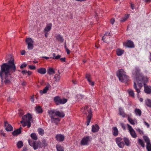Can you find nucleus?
<instances>
[{
	"mask_svg": "<svg viewBox=\"0 0 151 151\" xmlns=\"http://www.w3.org/2000/svg\"><path fill=\"white\" fill-rule=\"evenodd\" d=\"M13 58L9 60L8 63H3L1 66L0 76L2 83L9 84L11 83V73H14L16 70V67L14 63Z\"/></svg>",
	"mask_w": 151,
	"mask_h": 151,
	"instance_id": "obj_1",
	"label": "nucleus"
},
{
	"mask_svg": "<svg viewBox=\"0 0 151 151\" xmlns=\"http://www.w3.org/2000/svg\"><path fill=\"white\" fill-rule=\"evenodd\" d=\"M140 70L138 67H135L132 71V76L135 78L133 87L137 93V96L140 93V89L142 87L141 82H146L148 81V78L140 73Z\"/></svg>",
	"mask_w": 151,
	"mask_h": 151,
	"instance_id": "obj_2",
	"label": "nucleus"
},
{
	"mask_svg": "<svg viewBox=\"0 0 151 151\" xmlns=\"http://www.w3.org/2000/svg\"><path fill=\"white\" fill-rule=\"evenodd\" d=\"M49 116L51 118L50 120L52 122L57 124L60 121V119L57 116L63 117L65 114L63 112H60L59 111L54 109L48 110L47 111Z\"/></svg>",
	"mask_w": 151,
	"mask_h": 151,
	"instance_id": "obj_3",
	"label": "nucleus"
},
{
	"mask_svg": "<svg viewBox=\"0 0 151 151\" xmlns=\"http://www.w3.org/2000/svg\"><path fill=\"white\" fill-rule=\"evenodd\" d=\"M116 75L119 80L122 82L126 83L129 79V77L126 74V73L122 69H119L116 73Z\"/></svg>",
	"mask_w": 151,
	"mask_h": 151,
	"instance_id": "obj_4",
	"label": "nucleus"
},
{
	"mask_svg": "<svg viewBox=\"0 0 151 151\" xmlns=\"http://www.w3.org/2000/svg\"><path fill=\"white\" fill-rule=\"evenodd\" d=\"M68 100L67 99L63 98L61 99L59 96H57L55 97L54 99V101L57 105H59L60 104H64Z\"/></svg>",
	"mask_w": 151,
	"mask_h": 151,
	"instance_id": "obj_5",
	"label": "nucleus"
},
{
	"mask_svg": "<svg viewBox=\"0 0 151 151\" xmlns=\"http://www.w3.org/2000/svg\"><path fill=\"white\" fill-rule=\"evenodd\" d=\"M91 138L89 136L84 137L81 140V144L83 145H88L89 142H91Z\"/></svg>",
	"mask_w": 151,
	"mask_h": 151,
	"instance_id": "obj_6",
	"label": "nucleus"
},
{
	"mask_svg": "<svg viewBox=\"0 0 151 151\" xmlns=\"http://www.w3.org/2000/svg\"><path fill=\"white\" fill-rule=\"evenodd\" d=\"M123 139L120 137H117L116 139V142L118 146L120 148H123L124 146V143Z\"/></svg>",
	"mask_w": 151,
	"mask_h": 151,
	"instance_id": "obj_7",
	"label": "nucleus"
},
{
	"mask_svg": "<svg viewBox=\"0 0 151 151\" xmlns=\"http://www.w3.org/2000/svg\"><path fill=\"white\" fill-rule=\"evenodd\" d=\"M128 129L129 131L131 136L133 138H135L137 137L135 132L132 128V127L129 124H127Z\"/></svg>",
	"mask_w": 151,
	"mask_h": 151,
	"instance_id": "obj_8",
	"label": "nucleus"
},
{
	"mask_svg": "<svg viewBox=\"0 0 151 151\" xmlns=\"http://www.w3.org/2000/svg\"><path fill=\"white\" fill-rule=\"evenodd\" d=\"M22 119L27 122H31L32 120V116L29 113H28L26 115L23 116L22 117Z\"/></svg>",
	"mask_w": 151,
	"mask_h": 151,
	"instance_id": "obj_9",
	"label": "nucleus"
},
{
	"mask_svg": "<svg viewBox=\"0 0 151 151\" xmlns=\"http://www.w3.org/2000/svg\"><path fill=\"white\" fill-rule=\"evenodd\" d=\"M147 82H141L142 84L143 85V84H144L145 92L146 93L149 94L151 92V87L148 86L147 85L145 84V83H147Z\"/></svg>",
	"mask_w": 151,
	"mask_h": 151,
	"instance_id": "obj_10",
	"label": "nucleus"
},
{
	"mask_svg": "<svg viewBox=\"0 0 151 151\" xmlns=\"http://www.w3.org/2000/svg\"><path fill=\"white\" fill-rule=\"evenodd\" d=\"M87 111L88 114L87 117V121L86 122V123L87 125L88 126L89 124L91 119L92 117V113L90 109L88 110Z\"/></svg>",
	"mask_w": 151,
	"mask_h": 151,
	"instance_id": "obj_11",
	"label": "nucleus"
},
{
	"mask_svg": "<svg viewBox=\"0 0 151 151\" xmlns=\"http://www.w3.org/2000/svg\"><path fill=\"white\" fill-rule=\"evenodd\" d=\"M124 45L129 48H133L134 47L133 42L130 40H128L127 42H124Z\"/></svg>",
	"mask_w": 151,
	"mask_h": 151,
	"instance_id": "obj_12",
	"label": "nucleus"
},
{
	"mask_svg": "<svg viewBox=\"0 0 151 151\" xmlns=\"http://www.w3.org/2000/svg\"><path fill=\"white\" fill-rule=\"evenodd\" d=\"M4 126L6 127V130L7 131H11L13 129L12 127L10 124H9L7 121L4 122Z\"/></svg>",
	"mask_w": 151,
	"mask_h": 151,
	"instance_id": "obj_13",
	"label": "nucleus"
},
{
	"mask_svg": "<svg viewBox=\"0 0 151 151\" xmlns=\"http://www.w3.org/2000/svg\"><path fill=\"white\" fill-rule=\"evenodd\" d=\"M55 138L59 142L63 141L65 138L64 136L60 134L56 135Z\"/></svg>",
	"mask_w": 151,
	"mask_h": 151,
	"instance_id": "obj_14",
	"label": "nucleus"
},
{
	"mask_svg": "<svg viewBox=\"0 0 151 151\" xmlns=\"http://www.w3.org/2000/svg\"><path fill=\"white\" fill-rule=\"evenodd\" d=\"M50 87V85L48 84L42 90H41L40 91V93L41 94L46 93L48 90L49 88Z\"/></svg>",
	"mask_w": 151,
	"mask_h": 151,
	"instance_id": "obj_15",
	"label": "nucleus"
},
{
	"mask_svg": "<svg viewBox=\"0 0 151 151\" xmlns=\"http://www.w3.org/2000/svg\"><path fill=\"white\" fill-rule=\"evenodd\" d=\"M55 37L58 41L61 42H64V39L63 37L60 34H58L56 35Z\"/></svg>",
	"mask_w": 151,
	"mask_h": 151,
	"instance_id": "obj_16",
	"label": "nucleus"
},
{
	"mask_svg": "<svg viewBox=\"0 0 151 151\" xmlns=\"http://www.w3.org/2000/svg\"><path fill=\"white\" fill-rule=\"evenodd\" d=\"M37 71L41 74H44L46 72V70L44 68H40L37 69Z\"/></svg>",
	"mask_w": 151,
	"mask_h": 151,
	"instance_id": "obj_17",
	"label": "nucleus"
},
{
	"mask_svg": "<svg viewBox=\"0 0 151 151\" xmlns=\"http://www.w3.org/2000/svg\"><path fill=\"white\" fill-rule=\"evenodd\" d=\"M99 129V126L96 124L95 125H93L92 128V131L93 132H97Z\"/></svg>",
	"mask_w": 151,
	"mask_h": 151,
	"instance_id": "obj_18",
	"label": "nucleus"
},
{
	"mask_svg": "<svg viewBox=\"0 0 151 151\" xmlns=\"http://www.w3.org/2000/svg\"><path fill=\"white\" fill-rule=\"evenodd\" d=\"M52 24V23H50L47 25L46 26L44 29V32H48L51 29Z\"/></svg>",
	"mask_w": 151,
	"mask_h": 151,
	"instance_id": "obj_19",
	"label": "nucleus"
},
{
	"mask_svg": "<svg viewBox=\"0 0 151 151\" xmlns=\"http://www.w3.org/2000/svg\"><path fill=\"white\" fill-rule=\"evenodd\" d=\"M22 129V128L20 127L19 129L14 131L12 133L13 135L14 136H17V135L20 134L21 132Z\"/></svg>",
	"mask_w": 151,
	"mask_h": 151,
	"instance_id": "obj_20",
	"label": "nucleus"
},
{
	"mask_svg": "<svg viewBox=\"0 0 151 151\" xmlns=\"http://www.w3.org/2000/svg\"><path fill=\"white\" fill-rule=\"evenodd\" d=\"M112 133L113 135L116 137L118 135V131L117 128L116 127H114L112 128Z\"/></svg>",
	"mask_w": 151,
	"mask_h": 151,
	"instance_id": "obj_21",
	"label": "nucleus"
},
{
	"mask_svg": "<svg viewBox=\"0 0 151 151\" xmlns=\"http://www.w3.org/2000/svg\"><path fill=\"white\" fill-rule=\"evenodd\" d=\"M119 115L122 116L123 117H125L126 116H127V115L125 114L123 109L122 108L120 107L119 108Z\"/></svg>",
	"mask_w": 151,
	"mask_h": 151,
	"instance_id": "obj_22",
	"label": "nucleus"
},
{
	"mask_svg": "<svg viewBox=\"0 0 151 151\" xmlns=\"http://www.w3.org/2000/svg\"><path fill=\"white\" fill-rule=\"evenodd\" d=\"M35 109L37 113L40 114L42 113L43 110L41 107L39 106H36Z\"/></svg>",
	"mask_w": 151,
	"mask_h": 151,
	"instance_id": "obj_23",
	"label": "nucleus"
},
{
	"mask_svg": "<svg viewBox=\"0 0 151 151\" xmlns=\"http://www.w3.org/2000/svg\"><path fill=\"white\" fill-rule=\"evenodd\" d=\"M127 120L130 124L132 125H134L135 124V122L136 123V122L135 120L131 118L129 116V115H127Z\"/></svg>",
	"mask_w": 151,
	"mask_h": 151,
	"instance_id": "obj_24",
	"label": "nucleus"
},
{
	"mask_svg": "<svg viewBox=\"0 0 151 151\" xmlns=\"http://www.w3.org/2000/svg\"><path fill=\"white\" fill-rule=\"evenodd\" d=\"M60 77H61L60 76V73L58 74H55L54 76L55 81L56 82H58L59 81Z\"/></svg>",
	"mask_w": 151,
	"mask_h": 151,
	"instance_id": "obj_25",
	"label": "nucleus"
},
{
	"mask_svg": "<svg viewBox=\"0 0 151 151\" xmlns=\"http://www.w3.org/2000/svg\"><path fill=\"white\" fill-rule=\"evenodd\" d=\"M127 92H128L129 96L132 98H134V92L133 90L132 89H128L127 91Z\"/></svg>",
	"mask_w": 151,
	"mask_h": 151,
	"instance_id": "obj_26",
	"label": "nucleus"
},
{
	"mask_svg": "<svg viewBox=\"0 0 151 151\" xmlns=\"http://www.w3.org/2000/svg\"><path fill=\"white\" fill-rule=\"evenodd\" d=\"M56 148L57 151H64V147L60 145L57 144L56 145Z\"/></svg>",
	"mask_w": 151,
	"mask_h": 151,
	"instance_id": "obj_27",
	"label": "nucleus"
},
{
	"mask_svg": "<svg viewBox=\"0 0 151 151\" xmlns=\"http://www.w3.org/2000/svg\"><path fill=\"white\" fill-rule=\"evenodd\" d=\"M134 111L136 115L139 116L141 115L142 111L140 109L136 108L135 109Z\"/></svg>",
	"mask_w": 151,
	"mask_h": 151,
	"instance_id": "obj_28",
	"label": "nucleus"
},
{
	"mask_svg": "<svg viewBox=\"0 0 151 151\" xmlns=\"http://www.w3.org/2000/svg\"><path fill=\"white\" fill-rule=\"evenodd\" d=\"M124 51L123 50L118 49L116 50V54L118 56H120L122 55L124 53Z\"/></svg>",
	"mask_w": 151,
	"mask_h": 151,
	"instance_id": "obj_29",
	"label": "nucleus"
},
{
	"mask_svg": "<svg viewBox=\"0 0 151 151\" xmlns=\"http://www.w3.org/2000/svg\"><path fill=\"white\" fill-rule=\"evenodd\" d=\"M123 140L124 142V144L127 146H129L130 145V142L128 138L126 137H124L123 138Z\"/></svg>",
	"mask_w": 151,
	"mask_h": 151,
	"instance_id": "obj_30",
	"label": "nucleus"
},
{
	"mask_svg": "<svg viewBox=\"0 0 151 151\" xmlns=\"http://www.w3.org/2000/svg\"><path fill=\"white\" fill-rule=\"evenodd\" d=\"M145 104L148 107H151V100L147 99L145 101Z\"/></svg>",
	"mask_w": 151,
	"mask_h": 151,
	"instance_id": "obj_31",
	"label": "nucleus"
},
{
	"mask_svg": "<svg viewBox=\"0 0 151 151\" xmlns=\"http://www.w3.org/2000/svg\"><path fill=\"white\" fill-rule=\"evenodd\" d=\"M47 73L50 75L53 74L55 73L54 69L52 68H49L47 70Z\"/></svg>",
	"mask_w": 151,
	"mask_h": 151,
	"instance_id": "obj_32",
	"label": "nucleus"
},
{
	"mask_svg": "<svg viewBox=\"0 0 151 151\" xmlns=\"http://www.w3.org/2000/svg\"><path fill=\"white\" fill-rule=\"evenodd\" d=\"M38 132L39 134L41 136L43 135L44 133V130L42 128H40L38 129Z\"/></svg>",
	"mask_w": 151,
	"mask_h": 151,
	"instance_id": "obj_33",
	"label": "nucleus"
},
{
	"mask_svg": "<svg viewBox=\"0 0 151 151\" xmlns=\"http://www.w3.org/2000/svg\"><path fill=\"white\" fill-rule=\"evenodd\" d=\"M137 142L141 146L143 147L145 146V144L144 142L141 139H138Z\"/></svg>",
	"mask_w": 151,
	"mask_h": 151,
	"instance_id": "obj_34",
	"label": "nucleus"
},
{
	"mask_svg": "<svg viewBox=\"0 0 151 151\" xmlns=\"http://www.w3.org/2000/svg\"><path fill=\"white\" fill-rule=\"evenodd\" d=\"M26 42L27 44H31V43H33L34 41L32 40L30 38H27L26 40Z\"/></svg>",
	"mask_w": 151,
	"mask_h": 151,
	"instance_id": "obj_35",
	"label": "nucleus"
},
{
	"mask_svg": "<svg viewBox=\"0 0 151 151\" xmlns=\"http://www.w3.org/2000/svg\"><path fill=\"white\" fill-rule=\"evenodd\" d=\"M31 137L34 140H37V137L36 134L35 133H33L31 134Z\"/></svg>",
	"mask_w": 151,
	"mask_h": 151,
	"instance_id": "obj_36",
	"label": "nucleus"
},
{
	"mask_svg": "<svg viewBox=\"0 0 151 151\" xmlns=\"http://www.w3.org/2000/svg\"><path fill=\"white\" fill-rule=\"evenodd\" d=\"M41 147V143L40 142L36 143L35 142V144L34 147V150L37 149L39 147Z\"/></svg>",
	"mask_w": 151,
	"mask_h": 151,
	"instance_id": "obj_37",
	"label": "nucleus"
},
{
	"mask_svg": "<svg viewBox=\"0 0 151 151\" xmlns=\"http://www.w3.org/2000/svg\"><path fill=\"white\" fill-rule=\"evenodd\" d=\"M28 142L29 145L33 147L34 148L35 144V142L32 140H31L29 139L28 140Z\"/></svg>",
	"mask_w": 151,
	"mask_h": 151,
	"instance_id": "obj_38",
	"label": "nucleus"
},
{
	"mask_svg": "<svg viewBox=\"0 0 151 151\" xmlns=\"http://www.w3.org/2000/svg\"><path fill=\"white\" fill-rule=\"evenodd\" d=\"M129 15H125L120 20L121 22H124L128 18Z\"/></svg>",
	"mask_w": 151,
	"mask_h": 151,
	"instance_id": "obj_39",
	"label": "nucleus"
},
{
	"mask_svg": "<svg viewBox=\"0 0 151 151\" xmlns=\"http://www.w3.org/2000/svg\"><path fill=\"white\" fill-rule=\"evenodd\" d=\"M23 143L21 141H19L17 143V147L18 148H21L23 146Z\"/></svg>",
	"mask_w": 151,
	"mask_h": 151,
	"instance_id": "obj_40",
	"label": "nucleus"
},
{
	"mask_svg": "<svg viewBox=\"0 0 151 151\" xmlns=\"http://www.w3.org/2000/svg\"><path fill=\"white\" fill-rule=\"evenodd\" d=\"M27 48L28 49L31 50L33 49L34 46L33 43H31L29 44H27Z\"/></svg>",
	"mask_w": 151,
	"mask_h": 151,
	"instance_id": "obj_41",
	"label": "nucleus"
},
{
	"mask_svg": "<svg viewBox=\"0 0 151 151\" xmlns=\"http://www.w3.org/2000/svg\"><path fill=\"white\" fill-rule=\"evenodd\" d=\"M144 139L145 142L147 143V145L150 144V139L148 137H144Z\"/></svg>",
	"mask_w": 151,
	"mask_h": 151,
	"instance_id": "obj_42",
	"label": "nucleus"
},
{
	"mask_svg": "<svg viewBox=\"0 0 151 151\" xmlns=\"http://www.w3.org/2000/svg\"><path fill=\"white\" fill-rule=\"evenodd\" d=\"M86 78H87L88 81H89L91 79V75L88 74H86Z\"/></svg>",
	"mask_w": 151,
	"mask_h": 151,
	"instance_id": "obj_43",
	"label": "nucleus"
},
{
	"mask_svg": "<svg viewBox=\"0 0 151 151\" xmlns=\"http://www.w3.org/2000/svg\"><path fill=\"white\" fill-rule=\"evenodd\" d=\"M20 122L22 124V126L23 127H25L27 126V122L24 121V120H22L20 121Z\"/></svg>",
	"mask_w": 151,
	"mask_h": 151,
	"instance_id": "obj_44",
	"label": "nucleus"
},
{
	"mask_svg": "<svg viewBox=\"0 0 151 151\" xmlns=\"http://www.w3.org/2000/svg\"><path fill=\"white\" fill-rule=\"evenodd\" d=\"M147 148L148 151H151V145L150 144L147 145Z\"/></svg>",
	"mask_w": 151,
	"mask_h": 151,
	"instance_id": "obj_45",
	"label": "nucleus"
},
{
	"mask_svg": "<svg viewBox=\"0 0 151 151\" xmlns=\"http://www.w3.org/2000/svg\"><path fill=\"white\" fill-rule=\"evenodd\" d=\"M137 131L140 134L142 135L143 134V132L142 130H141L140 129L138 128L136 129Z\"/></svg>",
	"mask_w": 151,
	"mask_h": 151,
	"instance_id": "obj_46",
	"label": "nucleus"
},
{
	"mask_svg": "<svg viewBox=\"0 0 151 151\" xmlns=\"http://www.w3.org/2000/svg\"><path fill=\"white\" fill-rule=\"evenodd\" d=\"M107 36V34H105L103 37L102 40H103L104 42H106V41H104V40L106 38L108 37Z\"/></svg>",
	"mask_w": 151,
	"mask_h": 151,
	"instance_id": "obj_47",
	"label": "nucleus"
},
{
	"mask_svg": "<svg viewBox=\"0 0 151 151\" xmlns=\"http://www.w3.org/2000/svg\"><path fill=\"white\" fill-rule=\"evenodd\" d=\"M29 67L31 70H35L36 69V67L35 65H29Z\"/></svg>",
	"mask_w": 151,
	"mask_h": 151,
	"instance_id": "obj_48",
	"label": "nucleus"
},
{
	"mask_svg": "<svg viewBox=\"0 0 151 151\" xmlns=\"http://www.w3.org/2000/svg\"><path fill=\"white\" fill-rule=\"evenodd\" d=\"M88 82L89 83V84L90 85H91L92 86H94V82L92 81H91V80H89V81H88Z\"/></svg>",
	"mask_w": 151,
	"mask_h": 151,
	"instance_id": "obj_49",
	"label": "nucleus"
},
{
	"mask_svg": "<svg viewBox=\"0 0 151 151\" xmlns=\"http://www.w3.org/2000/svg\"><path fill=\"white\" fill-rule=\"evenodd\" d=\"M27 65V64L24 63L22 64L20 66V68L21 69H22L24 68Z\"/></svg>",
	"mask_w": 151,
	"mask_h": 151,
	"instance_id": "obj_50",
	"label": "nucleus"
},
{
	"mask_svg": "<svg viewBox=\"0 0 151 151\" xmlns=\"http://www.w3.org/2000/svg\"><path fill=\"white\" fill-rule=\"evenodd\" d=\"M120 124L122 128L123 129H125V127L124 123H121Z\"/></svg>",
	"mask_w": 151,
	"mask_h": 151,
	"instance_id": "obj_51",
	"label": "nucleus"
},
{
	"mask_svg": "<svg viewBox=\"0 0 151 151\" xmlns=\"http://www.w3.org/2000/svg\"><path fill=\"white\" fill-rule=\"evenodd\" d=\"M61 56L60 55H58L55 58H53V59H58L60 58Z\"/></svg>",
	"mask_w": 151,
	"mask_h": 151,
	"instance_id": "obj_52",
	"label": "nucleus"
},
{
	"mask_svg": "<svg viewBox=\"0 0 151 151\" xmlns=\"http://www.w3.org/2000/svg\"><path fill=\"white\" fill-rule=\"evenodd\" d=\"M30 99L32 102H34L35 100V96L34 95L31 96Z\"/></svg>",
	"mask_w": 151,
	"mask_h": 151,
	"instance_id": "obj_53",
	"label": "nucleus"
},
{
	"mask_svg": "<svg viewBox=\"0 0 151 151\" xmlns=\"http://www.w3.org/2000/svg\"><path fill=\"white\" fill-rule=\"evenodd\" d=\"M27 127L29 128L31 126V122H27Z\"/></svg>",
	"mask_w": 151,
	"mask_h": 151,
	"instance_id": "obj_54",
	"label": "nucleus"
},
{
	"mask_svg": "<svg viewBox=\"0 0 151 151\" xmlns=\"http://www.w3.org/2000/svg\"><path fill=\"white\" fill-rule=\"evenodd\" d=\"M144 123L145 125L147 126V128L149 127L150 125L148 123H147L146 121H144Z\"/></svg>",
	"mask_w": 151,
	"mask_h": 151,
	"instance_id": "obj_55",
	"label": "nucleus"
},
{
	"mask_svg": "<svg viewBox=\"0 0 151 151\" xmlns=\"http://www.w3.org/2000/svg\"><path fill=\"white\" fill-rule=\"evenodd\" d=\"M66 58L65 57L60 58V60L62 62H65Z\"/></svg>",
	"mask_w": 151,
	"mask_h": 151,
	"instance_id": "obj_56",
	"label": "nucleus"
},
{
	"mask_svg": "<svg viewBox=\"0 0 151 151\" xmlns=\"http://www.w3.org/2000/svg\"><path fill=\"white\" fill-rule=\"evenodd\" d=\"M115 22V19H114L113 18L112 19L110 20V22L112 24H113Z\"/></svg>",
	"mask_w": 151,
	"mask_h": 151,
	"instance_id": "obj_57",
	"label": "nucleus"
},
{
	"mask_svg": "<svg viewBox=\"0 0 151 151\" xmlns=\"http://www.w3.org/2000/svg\"><path fill=\"white\" fill-rule=\"evenodd\" d=\"M27 71L26 70H22V73L23 74H27Z\"/></svg>",
	"mask_w": 151,
	"mask_h": 151,
	"instance_id": "obj_58",
	"label": "nucleus"
},
{
	"mask_svg": "<svg viewBox=\"0 0 151 151\" xmlns=\"http://www.w3.org/2000/svg\"><path fill=\"white\" fill-rule=\"evenodd\" d=\"M66 51L68 54H69L70 53V51L68 49H66Z\"/></svg>",
	"mask_w": 151,
	"mask_h": 151,
	"instance_id": "obj_59",
	"label": "nucleus"
},
{
	"mask_svg": "<svg viewBox=\"0 0 151 151\" xmlns=\"http://www.w3.org/2000/svg\"><path fill=\"white\" fill-rule=\"evenodd\" d=\"M32 74V72L30 71H28L27 74L28 76H30Z\"/></svg>",
	"mask_w": 151,
	"mask_h": 151,
	"instance_id": "obj_60",
	"label": "nucleus"
},
{
	"mask_svg": "<svg viewBox=\"0 0 151 151\" xmlns=\"http://www.w3.org/2000/svg\"><path fill=\"white\" fill-rule=\"evenodd\" d=\"M25 51L24 50H22L21 52V54L22 55H24L25 54Z\"/></svg>",
	"mask_w": 151,
	"mask_h": 151,
	"instance_id": "obj_61",
	"label": "nucleus"
},
{
	"mask_svg": "<svg viewBox=\"0 0 151 151\" xmlns=\"http://www.w3.org/2000/svg\"><path fill=\"white\" fill-rule=\"evenodd\" d=\"M6 134L3 132L2 131H1V136H5Z\"/></svg>",
	"mask_w": 151,
	"mask_h": 151,
	"instance_id": "obj_62",
	"label": "nucleus"
},
{
	"mask_svg": "<svg viewBox=\"0 0 151 151\" xmlns=\"http://www.w3.org/2000/svg\"><path fill=\"white\" fill-rule=\"evenodd\" d=\"M26 82L25 81L22 82V86H25L26 85Z\"/></svg>",
	"mask_w": 151,
	"mask_h": 151,
	"instance_id": "obj_63",
	"label": "nucleus"
},
{
	"mask_svg": "<svg viewBox=\"0 0 151 151\" xmlns=\"http://www.w3.org/2000/svg\"><path fill=\"white\" fill-rule=\"evenodd\" d=\"M27 148L25 147H24L22 151H27Z\"/></svg>",
	"mask_w": 151,
	"mask_h": 151,
	"instance_id": "obj_64",
	"label": "nucleus"
}]
</instances>
